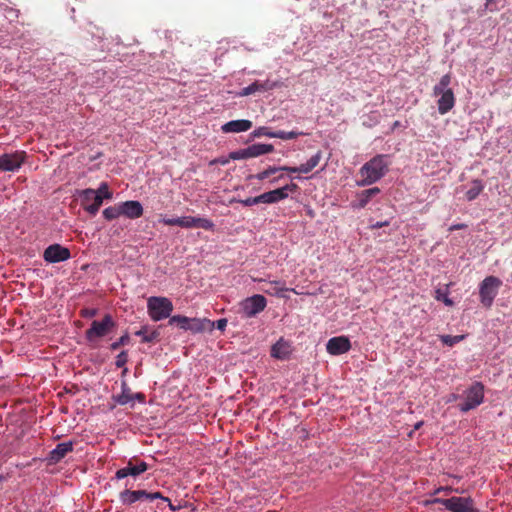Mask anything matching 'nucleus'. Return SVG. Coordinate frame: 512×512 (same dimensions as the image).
<instances>
[{
    "label": "nucleus",
    "instance_id": "obj_10",
    "mask_svg": "<svg viewBox=\"0 0 512 512\" xmlns=\"http://www.w3.org/2000/svg\"><path fill=\"white\" fill-rule=\"evenodd\" d=\"M26 159V152L15 151L13 153H5L0 156V170L1 171H16L24 163Z\"/></svg>",
    "mask_w": 512,
    "mask_h": 512
},
{
    "label": "nucleus",
    "instance_id": "obj_31",
    "mask_svg": "<svg viewBox=\"0 0 512 512\" xmlns=\"http://www.w3.org/2000/svg\"><path fill=\"white\" fill-rule=\"evenodd\" d=\"M120 204L107 207L103 210V216L106 220L110 221L118 218L121 215Z\"/></svg>",
    "mask_w": 512,
    "mask_h": 512
},
{
    "label": "nucleus",
    "instance_id": "obj_6",
    "mask_svg": "<svg viewBox=\"0 0 512 512\" xmlns=\"http://www.w3.org/2000/svg\"><path fill=\"white\" fill-rule=\"evenodd\" d=\"M445 509L450 512H480L475 506L473 498L452 496L447 498L444 503Z\"/></svg>",
    "mask_w": 512,
    "mask_h": 512
},
{
    "label": "nucleus",
    "instance_id": "obj_4",
    "mask_svg": "<svg viewBox=\"0 0 512 512\" xmlns=\"http://www.w3.org/2000/svg\"><path fill=\"white\" fill-rule=\"evenodd\" d=\"M501 286L502 281L496 276H487L479 284L480 302L484 307L490 308L492 306Z\"/></svg>",
    "mask_w": 512,
    "mask_h": 512
},
{
    "label": "nucleus",
    "instance_id": "obj_35",
    "mask_svg": "<svg viewBox=\"0 0 512 512\" xmlns=\"http://www.w3.org/2000/svg\"><path fill=\"white\" fill-rule=\"evenodd\" d=\"M96 191L97 195L102 196V201L104 199H111L112 198V192L109 190V186L106 182H102L99 186V188Z\"/></svg>",
    "mask_w": 512,
    "mask_h": 512
},
{
    "label": "nucleus",
    "instance_id": "obj_13",
    "mask_svg": "<svg viewBox=\"0 0 512 512\" xmlns=\"http://www.w3.org/2000/svg\"><path fill=\"white\" fill-rule=\"evenodd\" d=\"M351 349L350 340L345 336H337L328 340L326 350L331 355H341Z\"/></svg>",
    "mask_w": 512,
    "mask_h": 512
},
{
    "label": "nucleus",
    "instance_id": "obj_52",
    "mask_svg": "<svg viewBox=\"0 0 512 512\" xmlns=\"http://www.w3.org/2000/svg\"><path fill=\"white\" fill-rule=\"evenodd\" d=\"M389 223L387 221H384V222H376L375 224H373V228H382L386 225H388Z\"/></svg>",
    "mask_w": 512,
    "mask_h": 512
},
{
    "label": "nucleus",
    "instance_id": "obj_17",
    "mask_svg": "<svg viewBox=\"0 0 512 512\" xmlns=\"http://www.w3.org/2000/svg\"><path fill=\"white\" fill-rule=\"evenodd\" d=\"M252 127V122L250 120L241 119V120H232L225 123L222 126V131L224 133H239L248 131Z\"/></svg>",
    "mask_w": 512,
    "mask_h": 512
},
{
    "label": "nucleus",
    "instance_id": "obj_16",
    "mask_svg": "<svg viewBox=\"0 0 512 512\" xmlns=\"http://www.w3.org/2000/svg\"><path fill=\"white\" fill-rule=\"evenodd\" d=\"M214 223L202 217L183 216L182 228H202L204 230H213Z\"/></svg>",
    "mask_w": 512,
    "mask_h": 512
},
{
    "label": "nucleus",
    "instance_id": "obj_56",
    "mask_svg": "<svg viewBox=\"0 0 512 512\" xmlns=\"http://www.w3.org/2000/svg\"><path fill=\"white\" fill-rule=\"evenodd\" d=\"M123 371H122V377H124L126 375V373L128 372V369L126 367H123Z\"/></svg>",
    "mask_w": 512,
    "mask_h": 512
},
{
    "label": "nucleus",
    "instance_id": "obj_29",
    "mask_svg": "<svg viewBox=\"0 0 512 512\" xmlns=\"http://www.w3.org/2000/svg\"><path fill=\"white\" fill-rule=\"evenodd\" d=\"M190 318L182 315H174L170 317L169 324H176L180 329L187 331V326H189Z\"/></svg>",
    "mask_w": 512,
    "mask_h": 512
},
{
    "label": "nucleus",
    "instance_id": "obj_46",
    "mask_svg": "<svg viewBox=\"0 0 512 512\" xmlns=\"http://www.w3.org/2000/svg\"><path fill=\"white\" fill-rule=\"evenodd\" d=\"M451 83V76L450 74H445L441 77L440 81L438 84L441 85V87H445V88H449L448 86L450 85Z\"/></svg>",
    "mask_w": 512,
    "mask_h": 512
},
{
    "label": "nucleus",
    "instance_id": "obj_51",
    "mask_svg": "<svg viewBox=\"0 0 512 512\" xmlns=\"http://www.w3.org/2000/svg\"><path fill=\"white\" fill-rule=\"evenodd\" d=\"M466 227H467V225H466V224H464V223L454 224V225L450 226L449 231H455V230L465 229Z\"/></svg>",
    "mask_w": 512,
    "mask_h": 512
},
{
    "label": "nucleus",
    "instance_id": "obj_5",
    "mask_svg": "<svg viewBox=\"0 0 512 512\" xmlns=\"http://www.w3.org/2000/svg\"><path fill=\"white\" fill-rule=\"evenodd\" d=\"M484 400V385L481 382H474L466 391L465 399L458 404L461 412H468L477 408Z\"/></svg>",
    "mask_w": 512,
    "mask_h": 512
},
{
    "label": "nucleus",
    "instance_id": "obj_23",
    "mask_svg": "<svg viewBox=\"0 0 512 512\" xmlns=\"http://www.w3.org/2000/svg\"><path fill=\"white\" fill-rule=\"evenodd\" d=\"M247 148V154L249 158L258 157L264 154H268L274 151V146L272 144H252Z\"/></svg>",
    "mask_w": 512,
    "mask_h": 512
},
{
    "label": "nucleus",
    "instance_id": "obj_32",
    "mask_svg": "<svg viewBox=\"0 0 512 512\" xmlns=\"http://www.w3.org/2000/svg\"><path fill=\"white\" fill-rule=\"evenodd\" d=\"M302 134H303L302 132H298V131L286 132V131L279 130V131H275L273 136H274V138H279L282 140H292V139H296L298 136H300Z\"/></svg>",
    "mask_w": 512,
    "mask_h": 512
},
{
    "label": "nucleus",
    "instance_id": "obj_30",
    "mask_svg": "<svg viewBox=\"0 0 512 512\" xmlns=\"http://www.w3.org/2000/svg\"><path fill=\"white\" fill-rule=\"evenodd\" d=\"M278 171H279L278 166H269L267 169L255 174V175H250L248 178L263 181Z\"/></svg>",
    "mask_w": 512,
    "mask_h": 512
},
{
    "label": "nucleus",
    "instance_id": "obj_15",
    "mask_svg": "<svg viewBox=\"0 0 512 512\" xmlns=\"http://www.w3.org/2000/svg\"><path fill=\"white\" fill-rule=\"evenodd\" d=\"M119 204L121 215H125L130 219L139 218L143 214V207L139 201L129 200Z\"/></svg>",
    "mask_w": 512,
    "mask_h": 512
},
{
    "label": "nucleus",
    "instance_id": "obj_20",
    "mask_svg": "<svg viewBox=\"0 0 512 512\" xmlns=\"http://www.w3.org/2000/svg\"><path fill=\"white\" fill-rule=\"evenodd\" d=\"M266 283V287H263L262 290L268 295L285 297L282 292L288 291L289 289L285 287V282L282 281H264Z\"/></svg>",
    "mask_w": 512,
    "mask_h": 512
},
{
    "label": "nucleus",
    "instance_id": "obj_25",
    "mask_svg": "<svg viewBox=\"0 0 512 512\" xmlns=\"http://www.w3.org/2000/svg\"><path fill=\"white\" fill-rule=\"evenodd\" d=\"M214 323L207 319H199V318H190L189 326H187V331H191L193 333H200L207 329V326L212 327Z\"/></svg>",
    "mask_w": 512,
    "mask_h": 512
},
{
    "label": "nucleus",
    "instance_id": "obj_2",
    "mask_svg": "<svg viewBox=\"0 0 512 512\" xmlns=\"http://www.w3.org/2000/svg\"><path fill=\"white\" fill-rule=\"evenodd\" d=\"M173 303L166 297L152 296L147 301V310L153 321H160L170 317Z\"/></svg>",
    "mask_w": 512,
    "mask_h": 512
},
{
    "label": "nucleus",
    "instance_id": "obj_1",
    "mask_svg": "<svg viewBox=\"0 0 512 512\" xmlns=\"http://www.w3.org/2000/svg\"><path fill=\"white\" fill-rule=\"evenodd\" d=\"M386 155H376L366 162L359 170L362 179L357 181L360 187L371 185L379 181L388 171Z\"/></svg>",
    "mask_w": 512,
    "mask_h": 512
},
{
    "label": "nucleus",
    "instance_id": "obj_22",
    "mask_svg": "<svg viewBox=\"0 0 512 512\" xmlns=\"http://www.w3.org/2000/svg\"><path fill=\"white\" fill-rule=\"evenodd\" d=\"M379 193L380 189L378 187L363 190L357 195L358 202L356 204H352V206L355 208H364L369 201Z\"/></svg>",
    "mask_w": 512,
    "mask_h": 512
},
{
    "label": "nucleus",
    "instance_id": "obj_3",
    "mask_svg": "<svg viewBox=\"0 0 512 512\" xmlns=\"http://www.w3.org/2000/svg\"><path fill=\"white\" fill-rule=\"evenodd\" d=\"M116 326L110 314H106L102 320H94L89 329L85 332V338L90 344L96 343L99 339L108 335Z\"/></svg>",
    "mask_w": 512,
    "mask_h": 512
},
{
    "label": "nucleus",
    "instance_id": "obj_36",
    "mask_svg": "<svg viewBox=\"0 0 512 512\" xmlns=\"http://www.w3.org/2000/svg\"><path fill=\"white\" fill-rule=\"evenodd\" d=\"M257 92H259V90H258V81H255L252 84H250L249 86L244 87L239 92V96H249V95L255 94Z\"/></svg>",
    "mask_w": 512,
    "mask_h": 512
},
{
    "label": "nucleus",
    "instance_id": "obj_28",
    "mask_svg": "<svg viewBox=\"0 0 512 512\" xmlns=\"http://www.w3.org/2000/svg\"><path fill=\"white\" fill-rule=\"evenodd\" d=\"M135 335L142 337V342L151 343L158 338L159 332L153 330L152 332L148 333V327L143 326L140 330L135 332Z\"/></svg>",
    "mask_w": 512,
    "mask_h": 512
},
{
    "label": "nucleus",
    "instance_id": "obj_26",
    "mask_svg": "<svg viewBox=\"0 0 512 512\" xmlns=\"http://www.w3.org/2000/svg\"><path fill=\"white\" fill-rule=\"evenodd\" d=\"M322 159V152L318 151L316 154L310 157L306 163L299 166V173L307 174L317 167Z\"/></svg>",
    "mask_w": 512,
    "mask_h": 512
},
{
    "label": "nucleus",
    "instance_id": "obj_12",
    "mask_svg": "<svg viewBox=\"0 0 512 512\" xmlns=\"http://www.w3.org/2000/svg\"><path fill=\"white\" fill-rule=\"evenodd\" d=\"M148 470V464L144 461L130 459L124 468L116 471L115 478L120 480L128 476L137 477Z\"/></svg>",
    "mask_w": 512,
    "mask_h": 512
},
{
    "label": "nucleus",
    "instance_id": "obj_53",
    "mask_svg": "<svg viewBox=\"0 0 512 512\" xmlns=\"http://www.w3.org/2000/svg\"><path fill=\"white\" fill-rule=\"evenodd\" d=\"M133 395H134V399H137L140 402H143L145 400V396L142 393H136V394H133Z\"/></svg>",
    "mask_w": 512,
    "mask_h": 512
},
{
    "label": "nucleus",
    "instance_id": "obj_47",
    "mask_svg": "<svg viewBox=\"0 0 512 512\" xmlns=\"http://www.w3.org/2000/svg\"><path fill=\"white\" fill-rule=\"evenodd\" d=\"M450 88H445V87H441L440 84H437L434 86L433 88V94L435 96H440L442 95L446 90H449Z\"/></svg>",
    "mask_w": 512,
    "mask_h": 512
},
{
    "label": "nucleus",
    "instance_id": "obj_40",
    "mask_svg": "<svg viewBox=\"0 0 512 512\" xmlns=\"http://www.w3.org/2000/svg\"><path fill=\"white\" fill-rule=\"evenodd\" d=\"M127 362H128V354L126 351H122L117 355L115 365L117 368H122V367H125Z\"/></svg>",
    "mask_w": 512,
    "mask_h": 512
},
{
    "label": "nucleus",
    "instance_id": "obj_55",
    "mask_svg": "<svg viewBox=\"0 0 512 512\" xmlns=\"http://www.w3.org/2000/svg\"><path fill=\"white\" fill-rule=\"evenodd\" d=\"M423 421H419L414 425V430H418L422 427Z\"/></svg>",
    "mask_w": 512,
    "mask_h": 512
},
{
    "label": "nucleus",
    "instance_id": "obj_44",
    "mask_svg": "<svg viewBox=\"0 0 512 512\" xmlns=\"http://www.w3.org/2000/svg\"><path fill=\"white\" fill-rule=\"evenodd\" d=\"M244 206H252L261 203L260 195L256 197H249L243 200H238Z\"/></svg>",
    "mask_w": 512,
    "mask_h": 512
},
{
    "label": "nucleus",
    "instance_id": "obj_11",
    "mask_svg": "<svg viewBox=\"0 0 512 512\" xmlns=\"http://www.w3.org/2000/svg\"><path fill=\"white\" fill-rule=\"evenodd\" d=\"M71 257L70 250L60 244L49 245L43 252V259L47 263H58Z\"/></svg>",
    "mask_w": 512,
    "mask_h": 512
},
{
    "label": "nucleus",
    "instance_id": "obj_14",
    "mask_svg": "<svg viewBox=\"0 0 512 512\" xmlns=\"http://www.w3.org/2000/svg\"><path fill=\"white\" fill-rule=\"evenodd\" d=\"M73 451V442H62L49 452L48 461L52 464L60 462L68 453Z\"/></svg>",
    "mask_w": 512,
    "mask_h": 512
},
{
    "label": "nucleus",
    "instance_id": "obj_37",
    "mask_svg": "<svg viewBox=\"0 0 512 512\" xmlns=\"http://www.w3.org/2000/svg\"><path fill=\"white\" fill-rule=\"evenodd\" d=\"M129 341H130V337L126 333L123 336H121L117 341L113 342L110 345V349L113 350V351L118 350L121 346H124V345L128 344Z\"/></svg>",
    "mask_w": 512,
    "mask_h": 512
},
{
    "label": "nucleus",
    "instance_id": "obj_45",
    "mask_svg": "<svg viewBox=\"0 0 512 512\" xmlns=\"http://www.w3.org/2000/svg\"><path fill=\"white\" fill-rule=\"evenodd\" d=\"M445 500H447V498L433 497V498L424 500L423 504H424V506H431L434 504H441L444 506Z\"/></svg>",
    "mask_w": 512,
    "mask_h": 512
},
{
    "label": "nucleus",
    "instance_id": "obj_18",
    "mask_svg": "<svg viewBox=\"0 0 512 512\" xmlns=\"http://www.w3.org/2000/svg\"><path fill=\"white\" fill-rule=\"evenodd\" d=\"M438 111L441 115L448 113L455 105V96L452 89L446 90L437 101Z\"/></svg>",
    "mask_w": 512,
    "mask_h": 512
},
{
    "label": "nucleus",
    "instance_id": "obj_38",
    "mask_svg": "<svg viewBox=\"0 0 512 512\" xmlns=\"http://www.w3.org/2000/svg\"><path fill=\"white\" fill-rule=\"evenodd\" d=\"M275 132L270 131L268 127H259L255 129L252 133L253 137H261V136H267L270 138H274L273 134Z\"/></svg>",
    "mask_w": 512,
    "mask_h": 512
},
{
    "label": "nucleus",
    "instance_id": "obj_34",
    "mask_svg": "<svg viewBox=\"0 0 512 512\" xmlns=\"http://www.w3.org/2000/svg\"><path fill=\"white\" fill-rule=\"evenodd\" d=\"M278 86H279V82H277V81H270V80H265L263 82L258 81L259 92L270 91V90L275 89Z\"/></svg>",
    "mask_w": 512,
    "mask_h": 512
},
{
    "label": "nucleus",
    "instance_id": "obj_42",
    "mask_svg": "<svg viewBox=\"0 0 512 512\" xmlns=\"http://www.w3.org/2000/svg\"><path fill=\"white\" fill-rule=\"evenodd\" d=\"M155 499H162L164 501H169V499L167 497H164L160 492L145 491L144 500L153 501Z\"/></svg>",
    "mask_w": 512,
    "mask_h": 512
},
{
    "label": "nucleus",
    "instance_id": "obj_27",
    "mask_svg": "<svg viewBox=\"0 0 512 512\" xmlns=\"http://www.w3.org/2000/svg\"><path fill=\"white\" fill-rule=\"evenodd\" d=\"M483 189L484 185L480 180H473L471 187L466 192V199L468 201L476 199L479 196V194L483 191Z\"/></svg>",
    "mask_w": 512,
    "mask_h": 512
},
{
    "label": "nucleus",
    "instance_id": "obj_49",
    "mask_svg": "<svg viewBox=\"0 0 512 512\" xmlns=\"http://www.w3.org/2000/svg\"><path fill=\"white\" fill-rule=\"evenodd\" d=\"M97 314L96 309H84L82 310V316L86 318L94 317Z\"/></svg>",
    "mask_w": 512,
    "mask_h": 512
},
{
    "label": "nucleus",
    "instance_id": "obj_9",
    "mask_svg": "<svg viewBox=\"0 0 512 512\" xmlns=\"http://www.w3.org/2000/svg\"><path fill=\"white\" fill-rule=\"evenodd\" d=\"M299 187L297 184L291 182L283 187L265 192L260 195L261 203L273 204L288 197L289 193L298 191Z\"/></svg>",
    "mask_w": 512,
    "mask_h": 512
},
{
    "label": "nucleus",
    "instance_id": "obj_59",
    "mask_svg": "<svg viewBox=\"0 0 512 512\" xmlns=\"http://www.w3.org/2000/svg\"><path fill=\"white\" fill-rule=\"evenodd\" d=\"M488 3L493 2L494 0H486Z\"/></svg>",
    "mask_w": 512,
    "mask_h": 512
},
{
    "label": "nucleus",
    "instance_id": "obj_58",
    "mask_svg": "<svg viewBox=\"0 0 512 512\" xmlns=\"http://www.w3.org/2000/svg\"><path fill=\"white\" fill-rule=\"evenodd\" d=\"M398 125H399V122H398V121H396V122L394 123V126H398Z\"/></svg>",
    "mask_w": 512,
    "mask_h": 512
},
{
    "label": "nucleus",
    "instance_id": "obj_57",
    "mask_svg": "<svg viewBox=\"0 0 512 512\" xmlns=\"http://www.w3.org/2000/svg\"><path fill=\"white\" fill-rule=\"evenodd\" d=\"M281 177H282V176H279V177H277V178H274L273 180H271V183H275V182H277Z\"/></svg>",
    "mask_w": 512,
    "mask_h": 512
},
{
    "label": "nucleus",
    "instance_id": "obj_7",
    "mask_svg": "<svg viewBox=\"0 0 512 512\" xmlns=\"http://www.w3.org/2000/svg\"><path fill=\"white\" fill-rule=\"evenodd\" d=\"M81 199V206L91 215H96L102 205V196L97 195L96 191L91 188L78 191Z\"/></svg>",
    "mask_w": 512,
    "mask_h": 512
},
{
    "label": "nucleus",
    "instance_id": "obj_41",
    "mask_svg": "<svg viewBox=\"0 0 512 512\" xmlns=\"http://www.w3.org/2000/svg\"><path fill=\"white\" fill-rule=\"evenodd\" d=\"M161 222L164 225H167V226H180V227H182L183 217L163 218V219H161Z\"/></svg>",
    "mask_w": 512,
    "mask_h": 512
},
{
    "label": "nucleus",
    "instance_id": "obj_19",
    "mask_svg": "<svg viewBox=\"0 0 512 512\" xmlns=\"http://www.w3.org/2000/svg\"><path fill=\"white\" fill-rule=\"evenodd\" d=\"M145 490L125 489L120 492L119 500L124 505H131L137 501L144 500Z\"/></svg>",
    "mask_w": 512,
    "mask_h": 512
},
{
    "label": "nucleus",
    "instance_id": "obj_43",
    "mask_svg": "<svg viewBox=\"0 0 512 512\" xmlns=\"http://www.w3.org/2000/svg\"><path fill=\"white\" fill-rule=\"evenodd\" d=\"M230 158L233 160L248 159L247 148L240 149L230 153Z\"/></svg>",
    "mask_w": 512,
    "mask_h": 512
},
{
    "label": "nucleus",
    "instance_id": "obj_21",
    "mask_svg": "<svg viewBox=\"0 0 512 512\" xmlns=\"http://www.w3.org/2000/svg\"><path fill=\"white\" fill-rule=\"evenodd\" d=\"M290 352V345L282 339L277 341L271 348V356L281 360L288 358Z\"/></svg>",
    "mask_w": 512,
    "mask_h": 512
},
{
    "label": "nucleus",
    "instance_id": "obj_39",
    "mask_svg": "<svg viewBox=\"0 0 512 512\" xmlns=\"http://www.w3.org/2000/svg\"><path fill=\"white\" fill-rule=\"evenodd\" d=\"M458 492V489H454L451 486H440L436 488L432 493L431 496H436L440 493H444L446 496L450 495L452 492Z\"/></svg>",
    "mask_w": 512,
    "mask_h": 512
},
{
    "label": "nucleus",
    "instance_id": "obj_8",
    "mask_svg": "<svg viewBox=\"0 0 512 512\" xmlns=\"http://www.w3.org/2000/svg\"><path fill=\"white\" fill-rule=\"evenodd\" d=\"M267 306V300L263 295L256 294L241 302V310L245 317H254Z\"/></svg>",
    "mask_w": 512,
    "mask_h": 512
},
{
    "label": "nucleus",
    "instance_id": "obj_48",
    "mask_svg": "<svg viewBox=\"0 0 512 512\" xmlns=\"http://www.w3.org/2000/svg\"><path fill=\"white\" fill-rule=\"evenodd\" d=\"M279 171H285L289 173H299L298 167H290V166H278Z\"/></svg>",
    "mask_w": 512,
    "mask_h": 512
},
{
    "label": "nucleus",
    "instance_id": "obj_54",
    "mask_svg": "<svg viewBox=\"0 0 512 512\" xmlns=\"http://www.w3.org/2000/svg\"><path fill=\"white\" fill-rule=\"evenodd\" d=\"M443 301L447 306H451L453 304L452 300L449 299L448 297H445Z\"/></svg>",
    "mask_w": 512,
    "mask_h": 512
},
{
    "label": "nucleus",
    "instance_id": "obj_50",
    "mask_svg": "<svg viewBox=\"0 0 512 512\" xmlns=\"http://www.w3.org/2000/svg\"><path fill=\"white\" fill-rule=\"evenodd\" d=\"M226 326H227V319L222 318V319L217 320V322H216L217 329L224 330L226 328Z\"/></svg>",
    "mask_w": 512,
    "mask_h": 512
},
{
    "label": "nucleus",
    "instance_id": "obj_24",
    "mask_svg": "<svg viewBox=\"0 0 512 512\" xmlns=\"http://www.w3.org/2000/svg\"><path fill=\"white\" fill-rule=\"evenodd\" d=\"M121 393L119 395L113 396L114 401L119 405H126L129 402L134 400V395L131 392L130 387L126 380H122L121 382Z\"/></svg>",
    "mask_w": 512,
    "mask_h": 512
},
{
    "label": "nucleus",
    "instance_id": "obj_33",
    "mask_svg": "<svg viewBox=\"0 0 512 512\" xmlns=\"http://www.w3.org/2000/svg\"><path fill=\"white\" fill-rule=\"evenodd\" d=\"M464 338H465L464 335H456V336L442 335V336H440V340L442 341V343L447 346H453V345L459 343L460 341H462Z\"/></svg>",
    "mask_w": 512,
    "mask_h": 512
}]
</instances>
